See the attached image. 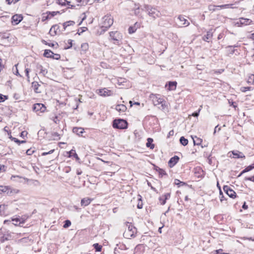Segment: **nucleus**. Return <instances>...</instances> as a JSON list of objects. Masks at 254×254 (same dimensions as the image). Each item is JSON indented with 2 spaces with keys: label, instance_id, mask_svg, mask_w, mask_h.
<instances>
[{
  "label": "nucleus",
  "instance_id": "nucleus-44",
  "mask_svg": "<svg viewBox=\"0 0 254 254\" xmlns=\"http://www.w3.org/2000/svg\"><path fill=\"white\" fill-rule=\"evenodd\" d=\"M139 196L140 197L138 199L139 201H138V203L137 204V207L138 209H141L142 208V206H143V203H142V200H141V196L140 195H139Z\"/></svg>",
  "mask_w": 254,
  "mask_h": 254
},
{
  "label": "nucleus",
  "instance_id": "nucleus-59",
  "mask_svg": "<svg viewBox=\"0 0 254 254\" xmlns=\"http://www.w3.org/2000/svg\"><path fill=\"white\" fill-rule=\"evenodd\" d=\"M55 150L54 149H52V150H51L50 151H49V152H43L41 154L42 156H46L48 154H52L54 152Z\"/></svg>",
  "mask_w": 254,
  "mask_h": 254
},
{
  "label": "nucleus",
  "instance_id": "nucleus-9",
  "mask_svg": "<svg viewBox=\"0 0 254 254\" xmlns=\"http://www.w3.org/2000/svg\"><path fill=\"white\" fill-rule=\"evenodd\" d=\"M23 19V16L21 14H15L11 18V23L13 25L19 24Z\"/></svg>",
  "mask_w": 254,
  "mask_h": 254
},
{
  "label": "nucleus",
  "instance_id": "nucleus-63",
  "mask_svg": "<svg viewBox=\"0 0 254 254\" xmlns=\"http://www.w3.org/2000/svg\"><path fill=\"white\" fill-rule=\"evenodd\" d=\"M200 109H199L197 111H195L192 114V116L194 117H197L199 116Z\"/></svg>",
  "mask_w": 254,
  "mask_h": 254
},
{
  "label": "nucleus",
  "instance_id": "nucleus-43",
  "mask_svg": "<svg viewBox=\"0 0 254 254\" xmlns=\"http://www.w3.org/2000/svg\"><path fill=\"white\" fill-rule=\"evenodd\" d=\"M8 186H0V193H2V192L6 193L7 190Z\"/></svg>",
  "mask_w": 254,
  "mask_h": 254
},
{
  "label": "nucleus",
  "instance_id": "nucleus-57",
  "mask_svg": "<svg viewBox=\"0 0 254 254\" xmlns=\"http://www.w3.org/2000/svg\"><path fill=\"white\" fill-rule=\"evenodd\" d=\"M171 193L170 192L166 193L162 195V196L164 197L165 200H167V199H169L170 197Z\"/></svg>",
  "mask_w": 254,
  "mask_h": 254
},
{
  "label": "nucleus",
  "instance_id": "nucleus-45",
  "mask_svg": "<svg viewBox=\"0 0 254 254\" xmlns=\"http://www.w3.org/2000/svg\"><path fill=\"white\" fill-rule=\"evenodd\" d=\"M72 42H73V40L69 39L67 41V43H68V45L64 47V49L65 50H67V49H69L70 48H71L72 46Z\"/></svg>",
  "mask_w": 254,
  "mask_h": 254
},
{
  "label": "nucleus",
  "instance_id": "nucleus-27",
  "mask_svg": "<svg viewBox=\"0 0 254 254\" xmlns=\"http://www.w3.org/2000/svg\"><path fill=\"white\" fill-rule=\"evenodd\" d=\"M194 173L195 174H198L197 176L198 178H202L204 177V172L200 167L196 168L195 169Z\"/></svg>",
  "mask_w": 254,
  "mask_h": 254
},
{
  "label": "nucleus",
  "instance_id": "nucleus-62",
  "mask_svg": "<svg viewBox=\"0 0 254 254\" xmlns=\"http://www.w3.org/2000/svg\"><path fill=\"white\" fill-rule=\"evenodd\" d=\"M251 89V87H242L241 89V91L246 92L247 91L250 90Z\"/></svg>",
  "mask_w": 254,
  "mask_h": 254
},
{
  "label": "nucleus",
  "instance_id": "nucleus-18",
  "mask_svg": "<svg viewBox=\"0 0 254 254\" xmlns=\"http://www.w3.org/2000/svg\"><path fill=\"white\" fill-rule=\"evenodd\" d=\"M213 35V32H212V29H210L207 32V33L206 35H204L202 39L204 41L209 42L208 40L210 39Z\"/></svg>",
  "mask_w": 254,
  "mask_h": 254
},
{
  "label": "nucleus",
  "instance_id": "nucleus-37",
  "mask_svg": "<svg viewBox=\"0 0 254 254\" xmlns=\"http://www.w3.org/2000/svg\"><path fill=\"white\" fill-rule=\"evenodd\" d=\"M7 205L4 204L0 205V215H2L5 213V210Z\"/></svg>",
  "mask_w": 254,
  "mask_h": 254
},
{
  "label": "nucleus",
  "instance_id": "nucleus-15",
  "mask_svg": "<svg viewBox=\"0 0 254 254\" xmlns=\"http://www.w3.org/2000/svg\"><path fill=\"white\" fill-rule=\"evenodd\" d=\"M233 157L235 158H245V156L242 152L238 150H234L232 151Z\"/></svg>",
  "mask_w": 254,
  "mask_h": 254
},
{
  "label": "nucleus",
  "instance_id": "nucleus-28",
  "mask_svg": "<svg viewBox=\"0 0 254 254\" xmlns=\"http://www.w3.org/2000/svg\"><path fill=\"white\" fill-rule=\"evenodd\" d=\"M191 137L193 139V144L194 145H200L202 141V139L196 137L195 136L194 137H192L191 136Z\"/></svg>",
  "mask_w": 254,
  "mask_h": 254
},
{
  "label": "nucleus",
  "instance_id": "nucleus-38",
  "mask_svg": "<svg viewBox=\"0 0 254 254\" xmlns=\"http://www.w3.org/2000/svg\"><path fill=\"white\" fill-rule=\"evenodd\" d=\"M217 5L210 4L208 7V10L209 11H215L217 9H219L218 8H220L219 7H217Z\"/></svg>",
  "mask_w": 254,
  "mask_h": 254
},
{
  "label": "nucleus",
  "instance_id": "nucleus-36",
  "mask_svg": "<svg viewBox=\"0 0 254 254\" xmlns=\"http://www.w3.org/2000/svg\"><path fill=\"white\" fill-rule=\"evenodd\" d=\"M174 184H175V185L178 186V187H180L181 186H183L187 185V184L186 183L182 182V181H181L177 179L175 180Z\"/></svg>",
  "mask_w": 254,
  "mask_h": 254
},
{
  "label": "nucleus",
  "instance_id": "nucleus-10",
  "mask_svg": "<svg viewBox=\"0 0 254 254\" xmlns=\"http://www.w3.org/2000/svg\"><path fill=\"white\" fill-rule=\"evenodd\" d=\"M225 49L227 55L228 56L232 55L234 54L236 55L240 54V52L238 50V49H233V47L231 46H228L225 48Z\"/></svg>",
  "mask_w": 254,
  "mask_h": 254
},
{
  "label": "nucleus",
  "instance_id": "nucleus-31",
  "mask_svg": "<svg viewBox=\"0 0 254 254\" xmlns=\"http://www.w3.org/2000/svg\"><path fill=\"white\" fill-rule=\"evenodd\" d=\"M37 68L40 69V73L42 74L43 75L45 76L48 73L47 70L44 68L42 65H39L37 66Z\"/></svg>",
  "mask_w": 254,
  "mask_h": 254
},
{
  "label": "nucleus",
  "instance_id": "nucleus-55",
  "mask_svg": "<svg viewBox=\"0 0 254 254\" xmlns=\"http://www.w3.org/2000/svg\"><path fill=\"white\" fill-rule=\"evenodd\" d=\"M49 34H50L51 36H55L56 35V31H54V28H53V27H52L50 29Z\"/></svg>",
  "mask_w": 254,
  "mask_h": 254
},
{
  "label": "nucleus",
  "instance_id": "nucleus-20",
  "mask_svg": "<svg viewBox=\"0 0 254 254\" xmlns=\"http://www.w3.org/2000/svg\"><path fill=\"white\" fill-rule=\"evenodd\" d=\"M7 189L6 194L9 196L13 195L19 192V190L15 189H12L8 186L7 187Z\"/></svg>",
  "mask_w": 254,
  "mask_h": 254
},
{
  "label": "nucleus",
  "instance_id": "nucleus-41",
  "mask_svg": "<svg viewBox=\"0 0 254 254\" xmlns=\"http://www.w3.org/2000/svg\"><path fill=\"white\" fill-rule=\"evenodd\" d=\"M87 30V28L85 27H80L78 29L77 34L80 35L83 32Z\"/></svg>",
  "mask_w": 254,
  "mask_h": 254
},
{
  "label": "nucleus",
  "instance_id": "nucleus-52",
  "mask_svg": "<svg viewBox=\"0 0 254 254\" xmlns=\"http://www.w3.org/2000/svg\"><path fill=\"white\" fill-rule=\"evenodd\" d=\"M52 27H53V28H54V31H56V35H57L58 34V30L59 32L60 31V26L56 24V25L52 26Z\"/></svg>",
  "mask_w": 254,
  "mask_h": 254
},
{
  "label": "nucleus",
  "instance_id": "nucleus-24",
  "mask_svg": "<svg viewBox=\"0 0 254 254\" xmlns=\"http://www.w3.org/2000/svg\"><path fill=\"white\" fill-rule=\"evenodd\" d=\"M67 153L68 154V157H70L73 156L74 158H75L76 161H79L80 158L78 157L77 154L75 152V150L71 149L70 151L67 152Z\"/></svg>",
  "mask_w": 254,
  "mask_h": 254
},
{
  "label": "nucleus",
  "instance_id": "nucleus-17",
  "mask_svg": "<svg viewBox=\"0 0 254 254\" xmlns=\"http://www.w3.org/2000/svg\"><path fill=\"white\" fill-rule=\"evenodd\" d=\"M72 131L78 136H82V134L84 132V128L81 127H74Z\"/></svg>",
  "mask_w": 254,
  "mask_h": 254
},
{
  "label": "nucleus",
  "instance_id": "nucleus-3",
  "mask_svg": "<svg viewBox=\"0 0 254 254\" xmlns=\"http://www.w3.org/2000/svg\"><path fill=\"white\" fill-rule=\"evenodd\" d=\"M145 8L149 16L152 17L154 19L159 17L161 15V13L159 10L156 8L152 7L151 5H145Z\"/></svg>",
  "mask_w": 254,
  "mask_h": 254
},
{
  "label": "nucleus",
  "instance_id": "nucleus-34",
  "mask_svg": "<svg viewBox=\"0 0 254 254\" xmlns=\"http://www.w3.org/2000/svg\"><path fill=\"white\" fill-rule=\"evenodd\" d=\"M93 247H94L96 252H100L102 251V246L99 245L98 243H95L93 244Z\"/></svg>",
  "mask_w": 254,
  "mask_h": 254
},
{
  "label": "nucleus",
  "instance_id": "nucleus-22",
  "mask_svg": "<svg viewBox=\"0 0 254 254\" xmlns=\"http://www.w3.org/2000/svg\"><path fill=\"white\" fill-rule=\"evenodd\" d=\"M153 102L155 105L161 104V106L163 105V100L162 98H158L157 96H154L153 98Z\"/></svg>",
  "mask_w": 254,
  "mask_h": 254
},
{
  "label": "nucleus",
  "instance_id": "nucleus-58",
  "mask_svg": "<svg viewBox=\"0 0 254 254\" xmlns=\"http://www.w3.org/2000/svg\"><path fill=\"white\" fill-rule=\"evenodd\" d=\"M12 221L15 222L14 223H13L14 225H17L18 222L20 224V219L19 218H15L12 219Z\"/></svg>",
  "mask_w": 254,
  "mask_h": 254
},
{
  "label": "nucleus",
  "instance_id": "nucleus-7",
  "mask_svg": "<svg viewBox=\"0 0 254 254\" xmlns=\"http://www.w3.org/2000/svg\"><path fill=\"white\" fill-rule=\"evenodd\" d=\"M223 190L224 192L231 198H234L236 197V193L235 191L231 189L230 187L227 185L223 186Z\"/></svg>",
  "mask_w": 254,
  "mask_h": 254
},
{
  "label": "nucleus",
  "instance_id": "nucleus-51",
  "mask_svg": "<svg viewBox=\"0 0 254 254\" xmlns=\"http://www.w3.org/2000/svg\"><path fill=\"white\" fill-rule=\"evenodd\" d=\"M244 180L246 181H250L254 183V175L252 177H246L244 178Z\"/></svg>",
  "mask_w": 254,
  "mask_h": 254
},
{
  "label": "nucleus",
  "instance_id": "nucleus-50",
  "mask_svg": "<svg viewBox=\"0 0 254 254\" xmlns=\"http://www.w3.org/2000/svg\"><path fill=\"white\" fill-rule=\"evenodd\" d=\"M159 200L161 205H163L166 203V200H165V199L164 198V197L162 196H160L159 198Z\"/></svg>",
  "mask_w": 254,
  "mask_h": 254
},
{
  "label": "nucleus",
  "instance_id": "nucleus-61",
  "mask_svg": "<svg viewBox=\"0 0 254 254\" xmlns=\"http://www.w3.org/2000/svg\"><path fill=\"white\" fill-rule=\"evenodd\" d=\"M66 23H67L66 24H67V27L69 26H73L75 24V22L72 20H69V21H66Z\"/></svg>",
  "mask_w": 254,
  "mask_h": 254
},
{
  "label": "nucleus",
  "instance_id": "nucleus-21",
  "mask_svg": "<svg viewBox=\"0 0 254 254\" xmlns=\"http://www.w3.org/2000/svg\"><path fill=\"white\" fill-rule=\"evenodd\" d=\"M92 199L88 198V197L83 198L81 200V206H86L88 205L92 201Z\"/></svg>",
  "mask_w": 254,
  "mask_h": 254
},
{
  "label": "nucleus",
  "instance_id": "nucleus-40",
  "mask_svg": "<svg viewBox=\"0 0 254 254\" xmlns=\"http://www.w3.org/2000/svg\"><path fill=\"white\" fill-rule=\"evenodd\" d=\"M66 2L67 5H70V2L66 1V0H57V3L61 5H65Z\"/></svg>",
  "mask_w": 254,
  "mask_h": 254
},
{
  "label": "nucleus",
  "instance_id": "nucleus-19",
  "mask_svg": "<svg viewBox=\"0 0 254 254\" xmlns=\"http://www.w3.org/2000/svg\"><path fill=\"white\" fill-rule=\"evenodd\" d=\"M154 170L158 172L159 176L161 177H162L163 176H168V174L164 169H161L157 166H154Z\"/></svg>",
  "mask_w": 254,
  "mask_h": 254
},
{
  "label": "nucleus",
  "instance_id": "nucleus-48",
  "mask_svg": "<svg viewBox=\"0 0 254 254\" xmlns=\"http://www.w3.org/2000/svg\"><path fill=\"white\" fill-rule=\"evenodd\" d=\"M144 248L143 245L142 244H138L137 245L135 249H134V250L136 251V252H138L139 251H141V249H143Z\"/></svg>",
  "mask_w": 254,
  "mask_h": 254
},
{
  "label": "nucleus",
  "instance_id": "nucleus-5",
  "mask_svg": "<svg viewBox=\"0 0 254 254\" xmlns=\"http://www.w3.org/2000/svg\"><path fill=\"white\" fill-rule=\"evenodd\" d=\"M109 34L111 38L114 41V44L118 45H120V42L122 39L121 33L117 31H112Z\"/></svg>",
  "mask_w": 254,
  "mask_h": 254
},
{
  "label": "nucleus",
  "instance_id": "nucleus-64",
  "mask_svg": "<svg viewBox=\"0 0 254 254\" xmlns=\"http://www.w3.org/2000/svg\"><path fill=\"white\" fill-rule=\"evenodd\" d=\"M53 121L56 124H58L60 123V120L58 119V117L55 116L53 119Z\"/></svg>",
  "mask_w": 254,
  "mask_h": 254
},
{
  "label": "nucleus",
  "instance_id": "nucleus-42",
  "mask_svg": "<svg viewBox=\"0 0 254 254\" xmlns=\"http://www.w3.org/2000/svg\"><path fill=\"white\" fill-rule=\"evenodd\" d=\"M71 224V223L70 220H66L64 221V224L63 225V227L64 228H67L69 227Z\"/></svg>",
  "mask_w": 254,
  "mask_h": 254
},
{
  "label": "nucleus",
  "instance_id": "nucleus-14",
  "mask_svg": "<svg viewBox=\"0 0 254 254\" xmlns=\"http://www.w3.org/2000/svg\"><path fill=\"white\" fill-rule=\"evenodd\" d=\"M177 82L176 81H169L166 84V86H168L167 89L169 90H174L176 89Z\"/></svg>",
  "mask_w": 254,
  "mask_h": 254
},
{
  "label": "nucleus",
  "instance_id": "nucleus-29",
  "mask_svg": "<svg viewBox=\"0 0 254 254\" xmlns=\"http://www.w3.org/2000/svg\"><path fill=\"white\" fill-rule=\"evenodd\" d=\"M54 53L50 50H45L44 53V56L46 58H51L53 56Z\"/></svg>",
  "mask_w": 254,
  "mask_h": 254
},
{
  "label": "nucleus",
  "instance_id": "nucleus-49",
  "mask_svg": "<svg viewBox=\"0 0 254 254\" xmlns=\"http://www.w3.org/2000/svg\"><path fill=\"white\" fill-rule=\"evenodd\" d=\"M7 96L0 94V103L4 102L5 100L7 99Z\"/></svg>",
  "mask_w": 254,
  "mask_h": 254
},
{
  "label": "nucleus",
  "instance_id": "nucleus-2",
  "mask_svg": "<svg viewBox=\"0 0 254 254\" xmlns=\"http://www.w3.org/2000/svg\"><path fill=\"white\" fill-rule=\"evenodd\" d=\"M112 126L114 128L124 129L127 128L128 123L125 120L116 119L113 120Z\"/></svg>",
  "mask_w": 254,
  "mask_h": 254
},
{
  "label": "nucleus",
  "instance_id": "nucleus-13",
  "mask_svg": "<svg viewBox=\"0 0 254 254\" xmlns=\"http://www.w3.org/2000/svg\"><path fill=\"white\" fill-rule=\"evenodd\" d=\"M179 159L180 158L178 156L175 155L171 158L168 161V166L170 168H173L178 162Z\"/></svg>",
  "mask_w": 254,
  "mask_h": 254
},
{
  "label": "nucleus",
  "instance_id": "nucleus-26",
  "mask_svg": "<svg viewBox=\"0 0 254 254\" xmlns=\"http://www.w3.org/2000/svg\"><path fill=\"white\" fill-rule=\"evenodd\" d=\"M116 110L119 112H124L126 111L127 107L123 104H119L116 106Z\"/></svg>",
  "mask_w": 254,
  "mask_h": 254
},
{
  "label": "nucleus",
  "instance_id": "nucleus-32",
  "mask_svg": "<svg viewBox=\"0 0 254 254\" xmlns=\"http://www.w3.org/2000/svg\"><path fill=\"white\" fill-rule=\"evenodd\" d=\"M60 13V11H47L46 14L48 15V16L50 19L52 18L55 15H56L57 14Z\"/></svg>",
  "mask_w": 254,
  "mask_h": 254
},
{
  "label": "nucleus",
  "instance_id": "nucleus-1",
  "mask_svg": "<svg viewBox=\"0 0 254 254\" xmlns=\"http://www.w3.org/2000/svg\"><path fill=\"white\" fill-rule=\"evenodd\" d=\"M126 225L127 227V229L125 231L124 233V236L126 238L129 237H134L137 232L136 228L131 224L128 222H126Z\"/></svg>",
  "mask_w": 254,
  "mask_h": 254
},
{
  "label": "nucleus",
  "instance_id": "nucleus-23",
  "mask_svg": "<svg viewBox=\"0 0 254 254\" xmlns=\"http://www.w3.org/2000/svg\"><path fill=\"white\" fill-rule=\"evenodd\" d=\"M181 25H186V26L190 24L189 22L182 15H179L178 18Z\"/></svg>",
  "mask_w": 254,
  "mask_h": 254
},
{
  "label": "nucleus",
  "instance_id": "nucleus-25",
  "mask_svg": "<svg viewBox=\"0 0 254 254\" xmlns=\"http://www.w3.org/2000/svg\"><path fill=\"white\" fill-rule=\"evenodd\" d=\"M40 85L37 81H34L32 83V86L33 88L34 91L37 93H41V91L39 90V87Z\"/></svg>",
  "mask_w": 254,
  "mask_h": 254
},
{
  "label": "nucleus",
  "instance_id": "nucleus-8",
  "mask_svg": "<svg viewBox=\"0 0 254 254\" xmlns=\"http://www.w3.org/2000/svg\"><path fill=\"white\" fill-rule=\"evenodd\" d=\"M12 233L7 231L2 234V236L0 238V242L2 243L5 241L12 239Z\"/></svg>",
  "mask_w": 254,
  "mask_h": 254
},
{
  "label": "nucleus",
  "instance_id": "nucleus-54",
  "mask_svg": "<svg viewBox=\"0 0 254 254\" xmlns=\"http://www.w3.org/2000/svg\"><path fill=\"white\" fill-rule=\"evenodd\" d=\"M50 19L49 16H48V15L47 14H46V13H44L43 14H42V21H44L46 20H48Z\"/></svg>",
  "mask_w": 254,
  "mask_h": 254
},
{
  "label": "nucleus",
  "instance_id": "nucleus-11",
  "mask_svg": "<svg viewBox=\"0 0 254 254\" xmlns=\"http://www.w3.org/2000/svg\"><path fill=\"white\" fill-rule=\"evenodd\" d=\"M240 1H235L234 3L225 4L220 5H217V7H219L220 8H237L238 6H235L236 4H239Z\"/></svg>",
  "mask_w": 254,
  "mask_h": 254
},
{
  "label": "nucleus",
  "instance_id": "nucleus-46",
  "mask_svg": "<svg viewBox=\"0 0 254 254\" xmlns=\"http://www.w3.org/2000/svg\"><path fill=\"white\" fill-rule=\"evenodd\" d=\"M30 71V69L28 68H26L25 69V72L26 76L27 78L28 81H29L30 76H29V72Z\"/></svg>",
  "mask_w": 254,
  "mask_h": 254
},
{
  "label": "nucleus",
  "instance_id": "nucleus-56",
  "mask_svg": "<svg viewBox=\"0 0 254 254\" xmlns=\"http://www.w3.org/2000/svg\"><path fill=\"white\" fill-rule=\"evenodd\" d=\"M51 58L55 60H59L61 58V56L59 54L54 53Z\"/></svg>",
  "mask_w": 254,
  "mask_h": 254
},
{
  "label": "nucleus",
  "instance_id": "nucleus-47",
  "mask_svg": "<svg viewBox=\"0 0 254 254\" xmlns=\"http://www.w3.org/2000/svg\"><path fill=\"white\" fill-rule=\"evenodd\" d=\"M136 29L134 27H133V26H130L128 29V33L129 34H132V33H134L136 31Z\"/></svg>",
  "mask_w": 254,
  "mask_h": 254
},
{
  "label": "nucleus",
  "instance_id": "nucleus-30",
  "mask_svg": "<svg viewBox=\"0 0 254 254\" xmlns=\"http://www.w3.org/2000/svg\"><path fill=\"white\" fill-rule=\"evenodd\" d=\"M153 140L151 138H147V142L146 143V146L149 147L150 149H153L154 148V144L152 143Z\"/></svg>",
  "mask_w": 254,
  "mask_h": 254
},
{
  "label": "nucleus",
  "instance_id": "nucleus-60",
  "mask_svg": "<svg viewBox=\"0 0 254 254\" xmlns=\"http://www.w3.org/2000/svg\"><path fill=\"white\" fill-rule=\"evenodd\" d=\"M34 152V150H32L31 149H28L27 150L26 153L27 155H31Z\"/></svg>",
  "mask_w": 254,
  "mask_h": 254
},
{
  "label": "nucleus",
  "instance_id": "nucleus-16",
  "mask_svg": "<svg viewBox=\"0 0 254 254\" xmlns=\"http://www.w3.org/2000/svg\"><path fill=\"white\" fill-rule=\"evenodd\" d=\"M253 23V21L249 18H240V23L241 25H248Z\"/></svg>",
  "mask_w": 254,
  "mask_h": 254
},
{
  "label": "nucleus",
  "instance_id": "nucleus-4",
  "mask_svg": "<svg viewBox=\"0 0 254 254\" xmlns=\"http://www.w3.org/2000/svg\"><path fill=\"white\" fill-rule=\"evenodd\" d=\"M103 20L102 28L103 30L106 31L113 24V19L111 15H106L103 18Z\"/></svg>",
  "mask_w": 254,
  "mask_h": 254
},
{
  "label": "nucleus",
  "instance_id": "nucleus-39",
  "mask_svg": "<svg viewBox=\"0 0 254 254\" xmlns=\"http://www.w3.org/2000/svg\"><path fill=\"white\" fill-rule=\"evenodd\" d=\"M135 6H136V5L135 4ZM134 11V14L136 16H139L140 15V9L139 6L137 7H135L134 9L133 10Z\"/></svg>",
  "mask_w": 254,
  "mask_h": 254
},
{
  "label": "nucleus",
  "instance_id": "nucleus-35",
  "mask_svg": "<svg viewBox=\"0 0 254 254\" xmlns=\"http://www.w3.org/2000/svg\"><path fill=\"white\" fill-rule=\"evenodd\" d=\"M17 65H18V64H15L14 67L12 68L13 73L17 76L22 77V75L21 74H20V73H19V71H18V70L17 68Z\"/></svg>",
  "mask_w": 254,
  "mask_h": 254
},
{
  "label": "nucleus",
  "instance_id": "nucleus-33",
  "mask_svg": "<svg viewBox=\"0 0 254 254\" xmlns=\"http://www.w3.org/2000/svg\"><path fill=\"white\" fill-rule=\"evenodd\" d=\"M180 142L183 146H186L188 144V140L184 136L180 137Z\"/></svg>",
  "mask_w": 254,
  "mask_h": 254
},
{
  "label": "nucleus",
  "instance_id": "nucleus-6",
  "mask_svg": "<svg viewBox=\"0 0 254 254\" xmlns=\"http://www.w3.org/2000/svg\"><path fill=\"white\" fill-rule=\"evenodd\" d=\"M32 109L38 115H39L40 113H44L45 111L46 107L43 104L36 103L33 105Z\"/></svg>",
  "mask_w": 254,
  "mask_h": 254
},
{
  "label": "nucleus",
  "instance_id": "nucleus-53",
  "mask_svg": "<svg viewBox=\"0 0 254 254\" xmlns=\"http://www.w3.org/2000/svg\"><path fill=\"white\" fill-rule=\"evenodd\" d=\"M42 43L45 45H48L50 47H54V43H48L46 41H45V40H42Z\"/></svg>",
  "mask_w": 254,
  "mask_h": 254
},
{
  "label": "nucleus",
  "instance_id": "nucleus-12",
  "mask_svg": "<svg viewBox=\"0 0 254 254\" xmlns=\"http://www.w3.org/2000/svg\"><path fill=\"white\" fill-rule=\"evenodd\" d=\"M98 93L102 96H110L113 95V92L106 88L99 89Z\"/></svg>",
  "mask_w": 254,
  "mask_h": 254
}]
</instances>
